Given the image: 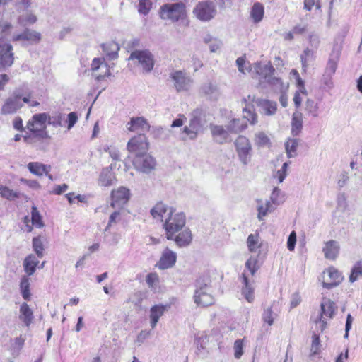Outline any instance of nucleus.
Masks as SVG:
<instances>
[{
  "instance_id": "nucleus-1",
  "label": "nucleus",
  "mask_w": 362,
  "mask_h": 362,
  "mask_svg": "<svg viewBox=\"0 0 362 362\" xmlns=\"http://www.w3.org/2000/svg\"><path fill=\"white\" fill-rule=\"evenodd\" d=\"M186 223L185 215L182 212H176L175 209H170L168 216L163 223V228L165 231L166 238L173 240L175 234L180 231Z\"/></svg>"
},
{
  "instance_id": "nucleus-2",
  "label": "nucleus",
  "mask_w": 362,
  "mask_h": 362,
  "mask_svg": "<svg viewBox=\"0 0 362 362\" xmlns=\"http://www.w3.org/2000/svg\"><path fill=\"white\" fill-rule=\"evenodd\" d=\"M158 13L163 20L177 22L186 18V6L182 2L165 4L160 6Z\"/></svg>"
},
{
  "instance_id": "nucleus-3",
  "label": "nucleus",
  "mask_w": 362,
  "mask_h": 362,
  "mask_svg": "<svg viewBox=\"0 0 362 362\" xmlns=\"http://www.w3.org/2000/svg\"><path fill=\"white\" fill-rule=\"evenodd\" d=\"M255 70L275 90L284 93L286 90L287 86L283 83L281 79L273 76L275 69L270 62L264 65L257 64Z\"/></svg>"
},
{
  "instance_id": "nucleus-4",
  "label": "nucleus",
  "mask_w": 362,
  "mask_h": 362,
  "mask_svg": "<svg viewBox=\"0 0 362 362\" xmlns=\"http://www.w3.org/2000/svg\"><path fill=\"white\" fill-rule=\"evenodd\" d=\"M194 295V303L199 306H209L214 303V298L209 293L210 286L208 279L200 277L196 281Z\"/></svg>"
},
{
  "instance_id": "nucleus-5",
  "label": "nucleus",
  "mask_w": 362,
  "mask_h": 362,
  "mask_svg": "<svg viewBox=\"0 0 362 362\" xmlns=\"http://www.w3.org/2000/svg\"><path fill=\"white\" fill-rule=\"evenodd\" d=\"M190 119L189 125L183 128L182 133L187 135V137H183V140L189 139L194 140L197 138L199 132H202L203 128L202 119L204 117V112L202 109L197 108L190 115Z\"/></svg>"
},
{
  "instance_id": "nucleus-6",
  "label": "nucleus",
  "mask_w": 362,
  "mask_h": 362,
  "mask_svg": "<svg viewBox=\"0 0 362 362\" xmlns=\"http://www.w3.org/2000/svg\"><path fill=\"white\" fill-rule=\"evenodd\" d=\"M129 60L135 61L144 73H150L154 67V56L148 49H136L132 52Z\"/></svg>"
},
{
  "instance_id": "nucleus-7",
  "label": "nucleus",
  "mask_w": 362,
  "mask_h": 362,
  "mask_svg": "<svg viewBox=\"0 0 362 362\" xmlns=\"http://www.w3.org/2000/svg\"><path fill=\"white\" fill-rule=\"evenodd\" d=\"M234 144L240 161L243 165H247L252 156V145L250 140L244 136H239Z\"/></svg>"
},
{
  "instance_id": "nucleus-8",
  "label": "nucleus",
  "mask_w": 362,
  "mask_h": 362,
  "mask_svg": "<svg viewBox=\"0 0 362 362\" xmlns=\"http://www.w3.org/2000/svg\"><path fill=\"white\" fill-rule=\"evenodd\" d=\"M41 33L33 29L25 28L20 33H13L11 37L13 42H19L23 46L38 44L41 40Z\"/></svg>"
},
{
  "instance_id": "nucleus-9",
  "label": "nucleus",
  "mask_w": 362,
  "mask_h": 362,
  "mask_svg": "<svg viewBox=\"0 0 362 362\" xmlns=\"http://www.w3.org/2000/svg\"><path fill=\"white\" fill-rule=\"evenodd\" d=\"M14 62L13 46L9 42L0 41V71H5Z\"/></svg>"
},
{
  "instance_id": "nucleus-10",
  "label": "nucleus",
  "mask_w": 362,
  "mask_h": 362,
  "mask_svg": "<svg viewBox=\"0 0 362 362\" xmlns=\"http://www.w3.org/2000/svg\"><path fill=\"white\" fill-rule=\"evenodd\" d=\"M193 13L199 20L208 21L214 17L216 8L212 2L201 1L194 8Z\"/></svg>"
},
{
  "instance_id": "nucleus-11",
  "label": "nucleus",
  "mask_w": 362,
  "mask_h": 362,
  "mask_svg": "<svg viewBox=\"0 0 362 362\" xmlns=\"http://www.w3.org/2000/svg\"><path fill=\"white\" fill-rule=\"evenodd\" d=\"M133 164L136 170L148 173L154 169L156 160L146 152L141 154L138 153L133 160Z\"/></svg>"
},
{
  "instance_id": "nucleus-12",
  "label": "nucleus",
  "mask_w": 362,
  "mask_h": 362,
  "mask_svg": "<svg viewBox=\"0 0 362 362\" xmlns=\"http://www.w3.org/2000/svg\"><path fill=\"white\" fill-rule=\"evenodd\" d=\"M22 95L19 89L13 91L11 96L6 99L1 107V114H13L23 106L21 101Z\"/></svg>"
},
{
  "instance_id": "nucleus-13",
  "label": "nucleus",
  "mask_w": 362,
  "mask_h": 362,
  "mask_svg": "<svg viewBox=\"0 0 362 362\" xmlns=\"http://www.w3.org/2000/svg\"><path fill=\"white\" fill-rule=\"evenodd\" d=\"M127 148L131 153H135V156L139 153H143L148 149V143L147 138L144 133H140L138 136L132 138L127 143Z\"/></svg>"
},
{
  "instance_id": "nucleus-14",
  "label": "nucleus",
  "mask_w": 362,
  "mask_h": 362,
  "mask_svg": "<svg viewBox=\"0 0 362 362\" xmlns=\"http://www.w3.org/2000/svg\"><path fill=\"white\" fill-rule=\"evenodd\" d=\"M170 78L174 83V87L177 92L187 90L191 85L190 77L184 71H174L170 74Z\"/></svg>"
},
{
  "instance_id": "nucleus-15",
  "label": "nucleus",
  "mask_w": 362,
  "mask_h": 362,
  "mask_svg": "<svg viewBox=\"0 0 362 362\" xmlns=\"http://www.w3.org/2000/svg\"><path fill=\"white\" fill-rule=\"evenodd\" d=\"M111 197V206L114 208H120L129 201L130 198V191L124 187H121L116 190H113Z\"/></svg>"
},
{
  "instance_id": "nucleus-16",
  "label": "nucleus",
  "mask_w": 362,
  "mask_h": 362,
  "mask_svg": "<svg viewBox=\"0 0 362 362\" xmlns=\"http://www.w3.org/2000/svg\"><path fill=\"white\" fill-rule=\"evenodd\" d=\"M176 260L177 254L168 247H166L162 252L160 258L156 266L159 269H168L172 268L175 264Z\"/></svg>"
},
{
  "instance_id": "nucleus-17",
  "label": "nucleus",
  "mask_w": 362,
  "mask_h": 362,
  "mask_svg": "<svg viewBox=\"0 0 362 362\" xmlns=\"http://www.w3.org/2000/svg\"><path fill=\"white\" fill-rule=\"evenodd\" d=\"M327 273L329 281H322V286L327 289H332L339 286L344 280L342 274L334 267H329L324 274Z\"/></svg>"
},
{
  "instance_id": "nucleus-18",
  "label": "nucleus",
  "mask_w": 362,
  "mask_h": 362,
  "mask_svg": "<svg viewBox=\"0 0 362 362\" xmlns=\"http://www.w3.org/2000/svg\"><path fill=\"white\" fill-rule=\"evenodd\" d=\"M171 308L170 303L165 305L158 304L152 306L150 309V324L152 329L155 328L160 317H161L164 313L169 310Z\"/></svg>"
},
{
  "instance_id": "nucleus-19",
  "label": "nucleus",
  "mask_w": 362,
  "mask_h": 362,
  "mask_svg": "<svg viewBox=\"0 0 362 362\" xmlns=\"http://www.w3.org/2000/svg\"><path fill=\"white\" fill-rule=\"evenodd\" d=\"M49 114L46 112L35 114L26 124L28 129H46L45 123L48 122Z\"/></svg>"
},
{
  "instance_id": "nucleus-20",
  "label": "nucleus",
  "mask_w": 362,
  "mask_h": 362,
  "mask_svg": "<svg viewBox=\"0 0 362 362\" xmlns=\"http://www.w3.org/2000/svg\"><path fill=\"white\" fill-rule=\"evenodd\" d=\"M127 128L130 132L140 131L144 133L149 131L150 125L144 117H133L127 124Z\"/></svg>"
},
{
  "instance_id": "nucleus-21",
  "label": "nucleus",
  "mask_w": 362,
  "mask_h": 362,
  "mask_svg": "<svg viewBox=\"0 0 362 362\" xmlns=\"http://www.w3.org/2000/svg\"><path fill=\"white\" fill-rule=\"evenodd\" d=\"M340 246L337 241L331 240L325 243L322 248L325 257L327 259L334 260L339 254Z\"/></svg>"
},
{
  "instance_id": "nucleus-22",
  "label": "nucleus",
  "mask_w": 362,
  "mask_h": 362,
  "mask_svg": "<svg viewBox=\"0 0 362 362\" xmlns=\"http://www.w3.org/2000/svg\"><path fill=\"white\" fill-rule=\"evenodd\" d=\"M30 133L23 136L24 141L28 144H33L39 140L49 139V136L46 129H28Z\"/></svg>"
},
{
  "instance_id": "nucleus-23",
  "label": "nucleus",
  "mask_w": 362,
  "mask_h": 362,
  "mask_svg": "<svg viewBox=\"0 0 362 362\" xmlns=\"http://www.w3.org/2000/svg\"><path fill=\"white\" fill-rule=\"evenodd\" d=\"M211 132L214 141L220 144H223L229 141V132L225 129L221 125H211Z\"/></svg>"
},
{
  "instance_id": "nucleus-24",
  "label": "nucleus",
  "mask_w": 362,
  "mask_h": 362,
  "mask_svg": "<svg viewBox=\"0 0 362 362\" xmlns=\"http://www.w3.org/2000/svg\"><path fill=\"white\" fill-rule=\"evenodd\" d=\"M170 209H174L173 207L168 206L163 202H158L151 209V214L153 218L160 220L163 223H164L165 218L168 216V213Z\"/></svg>"
},
{
  "instance_id": "nucleus-25",
  "label": "nucleus",
  "mask_w": 362,
  "mask_h": 362,
  "mask_svg": "<svg viewBox=\"0 0 362 362\" xmlns=\"http://www.w3.org/2000/svg\"><path fill=\"white\" fill-rule=\"evenodd\" d=\"M256 104L260 107V112L267 116L274 115L277 110V104L274 101L258 99Z\"/></svg>"
},
{
  "instance_id": "nucleus-26",
  "label": "nucleus",
  "mask_w": 362,
  "mask_h": 362,
  "mask_svg": "<svg viewBox=\"0 0 362 362\" xmlns=\"http://www.w3.org/2000/svg\"><path fill=\"white\" fill-rule=\"evenodd\" d=\"M91 69L93 71H96L99 69L103 70V73L96 75V79L98 81L103 79L105 76H110V72L107 66V64L104 62L103 59L95 58L91 64Z\"/></svg>"
},
{
  "instance_id": "nucleus-27",
  "label": "nucleus",
  "mask_w": 362,
  "mask_h": 362,
  "mask_svg": "<svg viewBox=\"0 0 362 362\" xmlns=\"http://www.w3.org/2000/svg\"><path fill=\"white\" fill-rule=\"evenodd\" d=\"M335 303L329 299L324 298L320 304V313L319 316L332 319L334 317L335 311Z\"/></svg>"
},
{
  "instance_id": "nucleus-28",
  "label": "nucleus",
  "mask_w": 362,
  "mask_h": 362,
  "mask_svg": "<svg viewBox=\"0 0 362 362\" xmlns=\"http://www.w3.org/2000/svg\"><path fill=\"white\" fill-rule=\"evenodd\" d=\"M179 247H186L188 246L192 240V235L189 228H185L181 232L179 233L175 237H173V239Z\"/></svg>"
},
{
  "instance_id": "nucleus-29",
  "label": "nucleus",
  "mask_w": 362,
  "mask_h": 362,
  "mask_svg": "<svg viewBox=\"0 0 362 362\" xmlns=\"http://www.w3.org/2000/svg\"><path fill=\"white\" fill-rule=\"evenodd\" d=\"M115 180V177L112 168H105L100 173L98 184L103 187H108L114 184Z\"/></svg>"
},
{
  "instance_id": "nucleus-30",
  "label": "nucleus",
  "mask_w": 362,
  "mask_h": 362,
  "mask_svg": "<svg viewBox=\"0 0 362 362\" xmlns=\"http://www.w3.org/2000/svg\"><path fill=\"white\" fill-rule=\"evenodd\" d=\"M39 264L37 258L34 255H29L23 261L24 271L27 276L33 275L36 270V267Z\"/></svg>"
},
{
  "instance_id": "nucleus-31",
  "label": "nucleus",
  "mask_w": 362,
  "mask_h": 362,
  "mask_svg": "<svg viewBox=\"0 0 362 362\" xmlns=\"http://www.w3.org/2000/svg\"><path fill=\"white\" fill-rule=\"evenodd\" d=\"M101 47L110 59H115L117 58L119 47L115 42L111 41L103 43L101 45Z\"/></svg>"
},
{
  "instance_id": "nucleus-32",
  "label": "nucleus",
  "mask_w": 362,
  "mask_h": 362,
  "mask_svg": "<svg viewBox=\"0 0 362 362\" xmlns=\"http://www.w3.org/2000/svg\"><path fill=\"white\" fill-rule=\"evenodd\" d=\"M242 279L243 287L242 288V294L244 296L247 302L251 303L254 300V288L250 284L248 278L246 276L245 272L242 274Z\"/></svg>"
},
{
  "instance_id": "nucleus-33",
  "label": "nucleus",
  "mask_w": 362,
  "mask_h": 362,
  "mask_svg": "<svg viewBox=\"0 0 362 362\" xmlns=\"http://www.w3.org/2000/svg\"><path fill=\"white\" fill-rule=\"evenodd\" d=\"M33 313L26 303L21 304L20 307L19 318L22 320L25 326L28 327L33 320Z\"/></svg>"
},
{
  "instance_id": "nucleus-34",
  "label": "nucleus",
  "mask_w": 362,
  "mask_h": 362,
  "mask_svg": "<svg viewBox=\"0 0 362 362\" xmlns=\"http://www.w3.org/2000/svg\"><path fill=\"white\" fill-rule=\"evenodd\" d=\"M28 168L31 173L41 176L43 173L47 174L51 170V166L38 162H30L28 164Z\"/></svg>"
},
{
  "instance_id": "nucleus-35",
  "label": "nucleus",
  "mask_w": 362,
  "mask_h": 362,
  "mask_svg": "<svg viewBox=\"0 0 362 362\" xmlns=\"http://www.w3.org/2000/svg\"><path fill=\"white\" fill-rule=\"evenodd\" d=\"M45 241H46V238L40 235L33 238V249L38 258H42L44 256Z\"/></svg>"
},
{
  "instance_id": "nucleus-36",
  "label": "nucleus",
  "mask_w": 362,
  "mask_h": 362,
  "mask_svg": "<svg viewBox=\"0 0 362 362\" xmlns=\"http://www.w3.org/2000/svg\"><path fill=\"white\" fill-rule=\"evenodd\" d=\"M303 129V119L301 113L295 112L291 119V134L293 136H298Z\"/></svg>"
},
{
  "instance_id": "nucleus-37",
  "label": "nucleus",
  "mask_w": 362,
  "mask_h": 362,
  "mask_svg": "<svg viewBox=\"0 0 362 362\" xmlns=\"http://www.w3.org/2000/svg\"><path fill=\"white\" fill-rule=\"evenodd\" d=\"M264 14V8L262 4L256 2L253 4L251 11L250 17L252 18L254 23L260 22Z\"/></svg>"
},
{
  "instance_id": "nucleus-38",
  "label": "nucleus",
  "mask_w": 362,
  "mask_h": 362,
  "mask_svg": "<svg viewBox=\"0 0 362 362\" xmlns=\"http://www.w3.org/2000/svg\"><path fill=\"white\" fill-rule=\"evenodd\" d=\"M257 218L261 221L263 219V217L267 216V213L274 211V207H273L272 204L269 201H266L264 204H262L261 200H257Z\"/></svg>"
},
{
  "instance_id": "nucleus-39",
  "label": "nucleus",
  "mask_w": 362,
  "mask_h": 362,
  "mask_svg": "<svg viewBox=\"0 0 362 362\" xmlns=\"http://www.w3.org/2000/svg\"><path fill=\"white\" fill-rule=\"evenodd\" d=\"M248 250L251 252H257V250L261 247L262 243L259 234H250L247 240Z\"/></svg>"
},
{
  "instance_id": "nucleus-40",
  "label": "nucleus",
  "mask_w": 362,
  "mask_h": 362,
  "mask_svg": "<svg viewBox=\"0 0 362 362\" xmlns=\"http://www.w3.org/2000/svg\"><path fill=\"white\" fill-rule=\"evenodd\" d=\"M246 127L247 124L241 122L240 119H233L229 122L226 128L230 133L238 134L245 129Z\"/></svg>"
},
{
  "instance_id": "nucleus-41",
  "label": "nucleus",
  "mask_w": 362,
  "mask_h": 362,
  "mask_svg": "<svg viewBox=\"0 0 362 362\" xmlns=\"http://www.w3.org/2000/svg\"><path fill=\"white\" fill-rule=\"evenodd\" d=\"M298 146V139H288L285 144V148L287 156L288 158H294L296 156V151Z\"/></svg>"
},
{
  "instance_id": "nucleus-42",
  "label": "nucleus",
  "mask_w": 362,
  "mask_h": 362,
  "mask_svg": "<svg viewBox=\"0 0 362 362\" xmlns=\"http://www.w3.org/2000/svg\"><path fill=\"white\" fill-rule=\"evenodd\" d=\"M20 289L22 297L27 300H30V279L28 276H22L20 283Z\"/></svg>"
},
{
  "instance_id": "nucleus-43",
  "label": "nucleus",
  "mask_w": 362,
  "mask_h": 362,
  "mask_svg": "<svg viewBox=\"0 0 362 362\" xmlns=\"http://www.w3.org/2000/svg\"><path fill=\"white\" fill-rule=\"evenodd\" d=\"M285 201L284 193L278 187H274L271 196L270 202L274 205H279Z\"/></svg>"
},
{
  "instance_id": "nucleus-44",
  "label": "nucleus",
  "mask_w": 362,
  "mask_h": 362,
  "mask_svg": "<svg viewBox=\"0 0 362 362\" xmlns=\"http://www.w3.org/2000/svg\"><path fill=\"white\" fill-rule=\"evenodd\" d=\"M362 276V261H357L351 270L349 281L354 283Z\"/></svg>"
},
{
  "instance_id": "nucleus-45",
  "label": "nucleus",
  "mask_w": 362,
  "mask_h": 362,
  "mask_svg": "<svg viewBox=\"0 0 362 362\" xmlns=\"http://www.w3.org/2000/svg\"><path fill=\"white\" fill-rule=\"evenodd\" d=\"M202 91L212 100H216L219 96L217 86L211 83L204 85Z\"/></svg>"
},
{
  "instance_id": "nucleus-46",
  "label": "nucleus",
  "mask_w": 362,
  "mask_h": 362,
  "mask_svg": "<svg viewBox=\"0 0 362 362\" xmlns=\"http://www.w3.org/2000/svg\"><path fill=\"white\" fill-rule=\"evenodd\" d=\"M243 117L250 122L252 124H255L257 122V115L254 111L253 106H247L243 110Z\"/></svg>"
},
{
  "instance_id": "nucleus-47",
  "label": "nucleus",
  "mask_w": 362,
  "mask_h": 362,
  "mask_svg": "<svg viewBox=\"0 0 362 362\" xmlns=\"http://www.w3.org/2000/svg\"><path fill=\"white\" fill-rule=\"evenodd\" d=\"M0 195L3 198L7 199L8 200H13L20 197V193L3 185H0Z\"/></svg>"
},
{
  "instance_id": "nucleus-48",
  "label": "nucleus",
  "mask_w": 362,
  "mask_h": 362,
  "mask_svg": "<svg viewBox=\"0 0 362 362\" xmlns=\"http://www.w3.org/2000/svg\"><path fill=\"white\" fill-rule=\"evenodd\" d=\"M31 220L33 225H35L36 227L40 228L44 226V223L42 221V216L35 206H33L31 209Z\"/></svg>"
},
{
  "instance_id": "nucleus-49",
  "label": "nucleus",
  "mask_w": 362,
  "mask_h": 362,
  "mask_svg": "<svg viewBox=\"0 0 362 362\" xmlns=\"http://www.w3.org/2000/svg\"><path fill=\"white\" fill-rule=\"evenodd\" d=\"M64 115L60 112H55L52 115H49L48 124L54 127H62V121L64 119Z\"/></svg>"
},
{
  "instance_id": "nucleus-50",
  "label": "nucleus",
  "mask_w": 362,
  "mask_h": 362,
  "mask_svg": "<svg viewBox=\"0 0 362 362\" xmlns=\"http://www.w3.org/2000/svg\"><path fill=\"white\" fill-rule=\"evenodd\" d=\"M318 105L314 100L308 99L305 103V110L313 117H318Z\"/></svg>"
},
{
  "instance_id": "nucleus-51",
  "label": "nucleus",
  "mask_w": 362,
  "mask_h": 362,
  "mask_svg": "<svg viewBox=\"0 0 362 362\" xmlns=\"http://www.w3.org/2000/svg\"><path fill=\"white\" fill-rule=\"evenodd\" d=\"M320 333L313 332L312 335V344L310 347L311 355L319 354L320 349Z\"/></svg>"
},
{
  "instance_id": "nucleus-52",
  "label": "nucleus",
  "mask_w": 362,
  "mask_h": 362,
  "mask_svg": "<svg viewBox=\"0 0 362 362\" xmlns=\"http://www.w3.org/2000/svg\"><path fill=\"white\" fill-rule=\"evenodd\" d=\"M276 317V314L273 312L272 307L270 306L264 310L262 318L264 322L267 323L269 326H272Z\"/></svg>"
},
{
  "instance_id": "nucleus-53",
  "label": "nucleus",
  "mask_w": 362,
  "mask_h": 362,
  "mask_svg": "<svg viewBox=\"0 0 362 362\" xmlns=\"http://www.w3.org/2000/svg\"><path fill=\"white\" fill-rule=\"evenodd\" d=\"M314 59V52L312 49H310L309 48H306L303 54L300 55V61L302 63V66L304 71L306 70V68L308 66V63L310 60Z\"/></svg>"
},
{
  "instance_id": "nucleus-54",
  "label": "nucleus",
  "mask_w": 362,
  "mask_h": 362,
  "mask_svg": "<svg viewBox=\"0 0 362 362\" xmlns=\"http://www.w3.org/2000/svg\"><path fill=\"white\" fill-rule=\"evenodd\" d=\"M246 268L250 271L252 276L255 275L256 272L259 269L257 257H250L245 263Z\"/></svg>"
},
{
  "instance_id": "nucleus-55",
  "label": "nucleus",
  "mask_w": 362,
  "mask_h": 362,
  "mask_svg": "<svg viewBox=\"0 0 362 362\" xmlns=\"http://www.w3.org/2000/svg\"><path fill=\"white\" fill-rule=\"evenodd\" d=\"M269 139L265 133L259 132L255 134V143L258 146H264L269 144Z\"/></svg>"
},
{
  "instance_id": "nucleus-56",
  "label": "nucleus",
  "mask_w": 362,
  "mask_h": 362,
  "mask_svg": "<svg viewBox=\"0 0 362 362\" xmlns=\"http://www.w3.org/2000/svg\"><path fill=\"white\" fill-rule=\"evenodd\" d=\"M37 21V17L30 13L26 16H21L18 18V23L23 26L34 24Z\"/></svg>"
},
{
  "instance_id": "nucleus-57",
  "label": "nucleus",
  "mask_w": 362,
  "mask_h": 362,
  "mask_svg": "<svg viewBox=\"0 0 362 362\" xmlns=\"http://www.w3.org/2000/svg\"><path fill=\"white\" fill-rule=\"evenodd\" d=\"M289 163H290L285 162L281 166V168L277 170L274 175V177L278 179L279 183H281L286 178Z\"/></svg>"
},
{
  "instance_id": "nucleus-58",
  "label": "nucleus",
  "mask_w": 362,
  "mask_h": 362,
  "mask_svg": "<svg viewBox=\"0 0 362 362\" xmlns=\"http://www.w3.org/2000/svg\"><path fill=\"white\" fill-rule=\"evenodd\" d=\"M151 3L149 0H141L139 4V12L147 15L151 9Z\"/></svg>"
},
{
  "instance_id": "nucleus-59",
  "label": "nucleus",
  "mask_w": 362,
  "mask_h": 362,
  "mask_svg": "<svg viewBox=\"0 0 362 362\" xmlns=\"http://www.w3.org/2000/svg\"><path fill=\"white\" fill-rule=\"evenodd\" d=\"M243 346L242 340H240V339L235 340V341L234 343V351H235L234 356L238 359L240 358L243 354Z\"/></svg>"
},
{
  "instance_id": "nucleus-60",
  "label": "nucleus",
  "mask_w": 362,
  "mask_h": 362,
  "mask_svg": "<svg viewBox=\"0 0 362 362\" xmlns=\"http://www.w3.org/2000/svg\"><path fill=\"white\" fill-rule=\"evenodd\" d=\"M146 281L149 287L153 288L158 283V276L156 273H150L147 275Z\"/></svg>"
},
{
  "instance_id": "nucleus-61",
  "label": "nucleus",
  "mask_w": 362,
  "mask_h": 362,
  "mask_svg": "<svg viewBox=\"0 0 362 362\" xmlns=\"http://www.w3.org/2000/svg\"><path fill=\"white\" fill-rule=\"evenodd\" d=\"M13 26L8 22H3L0 24V30L3 37H6L7 35L11 34Z\"/></svg>"
},
{
  "instance_id": "nucleus-62",
  "label": "nucleus",
  "mask_w": 362,
  "mask_h": 362,
  "mask_svg": "<svg viewBox=\"0 0 362 362\" xmlns=\"http://www.w3.org/2000/svg\"><path fill=\"white\" fill-rule=\"evenodd\" d=\"M337 67V57L336 58H330L327 62V71L330 74L335 73Z\"/></svg>"
},
{
  "instance_id": "nucleus-63",
  "label": "nucleus",
  "mask_w": 362,
  "mask_h": 362,
  "mask_svg": "<svg viewBox=\"0 0 362 362\" xmlns=\"http://www.w3.org/2000/svg\"><path fill=\"white\" fill-rule=\"evenodd\" d=\"M67 117H68L67 118L68 119H67V122H68L67 129L69 130L77 122V121H78V116H77V114L76 112H71L68 114Z\"/></svg>"
},
{
  "instance_id": "nucleus-64",
  "label": "nucleus",
  "mask_w": 362,
  "mask_h": 362,
  "mask_svg": "<svg viewBox=\"0 0 362 362\" xmlns=\"http://www.w3.org/2000/svg\"><path fill=\"white\" fill-rule=\"evenodd\" d=\"M296 243V234L295 231H292L290 233L288 238V241H287V247H288V250L293 251L294 250Z\"/></svg>"
}]
</instances>
